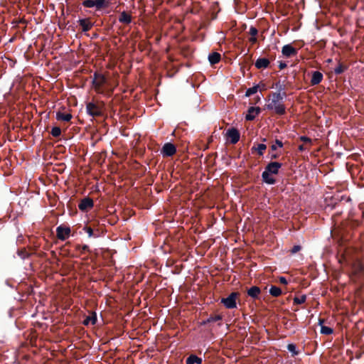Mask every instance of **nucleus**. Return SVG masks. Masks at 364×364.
<instances>
[{"label": "nucleus", "mask_w": 364, "mask_h": 364, "mask_svg": "<svg viewBox=\"0 0 364 364\" xmlns=\"http://www.w3.org/2000/svg\"><path fill=\"white\" fill-rule=\"evenodd\" d=\"M94 206V202L90 197H85L80 200L78 208L81 211L86 212Z\"/></svg>", "instance_id": "6e6552de"}, {"label": "nucleus", "mask_w": 364, "mask_h": 364, "mask_svg": "<svg viewBox=\"0 0 364 364\" xmlns=\"http://www.w3.org/2000/svg\"><path fill=\"white\" fill-rule=\"evenodd\" d=\"M240 296L238 292H232L228 297L222 298L221 303L228 309L237 307L236 299Z\"/></svg>", "instance_id": "20e7f679"}, {"label": "nucleus", "mask_w": 364, "mask_h": 364, "mask_svg": "<svg viewBox=\"0 0 364 364\" xmlns=\"http://www.w3.org/2000/svg\"><path fill=\"white\" fill-rule=\"evenodd\" d=\"M247 293L249 296L257 299L261 294V289L257 286H253L247 289Z\"/></svg>", "instance_id": "dca6fc26"}, {"label": "nucleus", "mask_w": 364, "mask_h": 364, "mask_svg": "<svg viewBox=\"0 0 364 364\" xmlns=\"http://www.w3.org/2000/svg\"><path fill=\"white\" fill-rule=\"evenodd\" d=\"M270 64V61L269 59L266 58H259L255 63V65L257 69H265L269 67Z\"/></svg>", "instance_id": "ddd939ff"}, {"label": "nucleus", "mask_w": 364, "mask_h": 364, "mask_svg": "<svg viewBox=\"0 0 364 364\" xmlns=\"http://www.w3.org/2000/svg\"><path fill=\"white\" fill-rule=\"evenodd\" d=\"M271 102L267 105V108L269 110H274L279 115H283L286 113V107L284 104L281 103L280 92H272L270 95Z\"/></svg>", "instance_id": "f03ea898"}, {"label": "nucleus", "mask_w": 364, "mask_h": 364, "mask_svg": "<svg viewBox=\"0 0 364 364\" xmlns=\"http://www.w3.org/2000/svg\"><path fill=\"white\" fill-rule=\"evenodd\" d=\"M186 364H202V359L195 355H191L186 358Z\"/></svg>", "instance_id": "412c9836"}, {"label": "nucleus", "mask_w": 364, "mask_h": 364, "mask_svg": "<svg viewBox=\"0 0 364 364\" xmlns=\"http://www.w3.org/2000/svg\"><path fill=\"white\" fill-rule=\"evenodd\" d=\"M260 108L255 107H250L248 109V112L245 116V119L247 121H252L255 119V117L260 113Z\"/></svg>", "instance_id": "9b49d317"}, {"label": "nucleus", "mask_w": 364, "mask_h": 364, "mask_svg": "<svg viewBox=\"0 0 364 364\" xmlns=\"http://www.w3.org/2000/svg\"><path fill=\"white\" fill-rule=\"evenodd\" d=\"M103 105L88 102L86 105L87 112L92 117H100L102 115Z\"/></svg>", "instance_id": "39448f33"}, {"label": "nucleus", "mask_w": 364, "mask_h": 364, "mask_svg": "<svg viewBox=\"0 0 364 364\" xmlns=\"http://www.w3.org/2000/svg\"><path fill=\"white\" fill-rule=\"evenodd\" d=\"M269 291V294L274 297H278L282 293V289L276 286H271Z\"/></svg>", "instance_id": "b1692460"}, {"label": "nucleus", "mask_w": 364, "mask_h": 364, "mask_svg": "<svg viewBox=\"0 0 364 364\" xmlns=\"http://www.w3.org/2000/svg\"><path fill=\"white\" fill-rule=\"evenodd\" d=\"M51 255L54 258H57L56 253L54 251L51 252Z\"/></svg>", "instance_id": "8fccbe9b"}, {"label": "nucleus", "mask_w": 364, "mask_h": 364, "mask_svg": "<svg viewBox=\"0 0 364 364\" xmlns=\"http://www.w3.org/2000/svg\"><path fill=\"white\" fill-rule=\"evenodd\" d=\"M56 118L58 120L69 122L72 118V115L69 113L58 112Z\"/></svg>", "instance_id": "5701e85b"}, {"label": "nucleus", "mask_w": 364, "mask_h": 364, "mask_svg": "<svg viewBox=\"0 0 364 364\" xmlns=\"http://www.w3.org/2000/svg\"><path fill=\"white\" fill-rule=\"evenodd\" d=\"M83 230L88 235L89 237L94 236L93 230L90 226H85Z\"/></svg>", "instance_id": "72a5a7b5"}, {"label": "nucleus", "mask_w": 364, "mask_h": 364, "mask_svg": "<svg viewBox=\"0 0 364 364\" xmlns=\"http://www.w3.org/2000/svg\"><path fill=\"white\" fill-rule=\"evenodd\" d=\"M298 149H299V151L302 152V151H304L306 150H308L309 148L306 145H304V144H301V145H299L298 146Z\"/></svg>", "instance_id": "ea45409f"}, {"label": "nucleus", "mask_w": 364, "mask_h": 364, "mask_svg": "<svg viewBox=\"0 0 364 364\" xmlns=\"http://www.w3.org/2000/svg\"><path fill=\"white\" fill-rule=\"evenodd\" d=\"M287 67V64L284 62L280 61L279 65V68L280 70H283Z\"/></svg>", "instance_id": "79ce46f5"}, {"label": "nucleus", "mask_w": 364, "mask_h": 364, "mask_svg": "<svg viewBox=\"0 0 364 364\" xmlns=\"http://www.w3.org/2000/svg\"><path fill=\"white\" fill-rule=\"evenodd\" d=\"M280 95H281V100H282L284 97H286L287 94L285 92H280Z\"/></svg>", "instance_id": "c03bdc74"}, {"label": "nucleus", "mask_w": 364, "mask_h": 364, "mask_svg": "<svg viewBox=\"0 0 364 364\" xmlns=\"http://www.w3.org/2000/svg\"><path fill=\"white\" fill-rule=\"evenodd\" d=\"M284 89V86L279 85V92H281V91L283 90Z\"/></svg>", "instance_id": "09e8293b"}, {"label": "nucleus", "mask_w": 364, "mask_h": 364, "mask_svg": "<svg viewBox=\"0 0 364 364\" xmlns=\"http://www.w3.org/2000/svg\"><path fill=\"white\" fill-rule=\"evenodd\" d=\"M226 136L230 139L231 144H235L240 140V134L236 128L232 127L227 131Z\"/></svg>", "instance_id": "1a4fd4ad"}, {"label": "nucleus", "mask_w": 364, "mask_h": 364, "mask_svg": "<svg viewBox=\"0 0 364 364\" xmlns=\"http://www.w3.org/2000/svg\"><path fill=\"white\" fill-rule=\"evenodd\" d=\"M95 6L97 10L107 8L109 6V1L107 0H94Z\"/></svg>", "instance_id": "aec40b11"}, {"label": "nucleus", "mask_w": 364, "mask_h": 364, "mask_svg": "<svg viewBox=\"0 0 364 364\" xmlns=\"http://www.w3.org/2000/svg\"><path fill=\"white\" fill-rule=\"evenodd\" d=\"M346 70L347 66L343 65L342 63H339L338 65L334 69V73L336 75H340L342 74Z\"/></svg>", "instance_id": "cd10ccee"}, {"label": "nucleus", "mask_w": 364, "mask_h": 364, "mask_svg": "<svg viewBox=\"0 0 364 364\" xmlns=\"http://www.w3.org/2000/svg\"><path fill=\"white\" fill-rule=\"evenodd\" d=\"M323 322V319H319V324L321 326V333L324 334V335H330V334L333 333V328L331 327L326 326H323L322 325Z\"/></svg>", "instance_id": "4be33fe9"}, {"label": "nucleus", "mask_w": 364, "mask_h": 364, "mask_svg": "<svg viewBox=\"0 0 364 364\" xmlns=\"http://www.w3.org/2000/svg\"><path fill=\"white\" fill-rule=\"evenodd\" d=\"M70 228L67 225H61L56 228L57 237L62 241L67 240L70 235Z\"/></svg>", "instance_id": "423d86ee"}, {"label": "nucleus", "mask_w": 364, "mask_h": 364, "mask_svg": "<svg viewBox=\"0 0 364 364\" xmlns=\"http://www.w3.org/2000/svg\"><path fill=\"white\" fill-rule=\"evenodd\" d=\"M267 146L264 144H254V146L252 147L251 151L252 153H254L255 151L257 153L259 156H262L264 154V151L266 150Z\"/></svg>", "instance_id": "f3484780"}, {"label": "nucleus", "mask_w": 364, "mask_h": 364, "mask_svg": "<svg viewBox=\"0 0 364 364\" xmlns=\"http://www.w3.org/2000/svg\"><path fill=\"white\" fill-rule=\"evenodd\" d=\"M262 141H267V139H266L265 138H264V139H262Z\"/></svg>", "instance_id": "3c124183"}, {"label": "nucleus", "mask_w": 364, "mask_h": 364, "mask_svg": "<svg viewBox=\"0 0 364 364\" xmlns=\"http://www.w3.org/2000/svg\"><path fill=\"white\" fill-rule=\"evenodd\" d=\"M279 157V155L277 154H273L271 156V159H277Z\"/></svg>", "instance_id": "a18cd8bd"}, {"label": "nucleus", "mask_w": 364, "mask_h": 364, "mask_svg": "<svg viewBox=\"0 0 364 364\" xmlns=\"http://www.w3.org/2000/svg\"><path fill=\"white\" fill-rule=\"evenodd\" d=\"M250 42L252 43V44H255L257 42V39L256 38V36H252L251 37L250 39H249Z\"/></svg>", "instance_id": "37998d69"}, {"label": "nucleus", "mask_w": 364, "mask_h": 364, "mask_svg": "<svg viewBox=\"0 0 364 364\" xmlns=\"http://www.w3.org/2000/svg\"><path fill=\"white\" fill-rule=\"evenodd\" d=\"M77 249L81 251V252H89V246L87 245H83L82 246L78 245Z\"/></svg>", "instance_id": "e433bc0d"}, {"label": "nucleus", "mask_w": 364, "mask_h": 364, "mask_svg": "<svg viewBox=\"0 0 364 364\" xmlns=\"http://www.w3.org/2000/svg\"><path fill=\"white\" fill-rule=\"evenodd\" d=\"M222 318H223V317L220 315H215V316L211 315V316H210V317L208 319H206L205 321H203L201 324L205 325L208 323L216 322V321L222 320Z\"/></svg>", "instance_id": "393cba45"}, {"label": "nucleus", "mask_w": 364, "mask_h": 364, "mask_svg": "<svg viewBox=\"0 0 364 364\" xmlns=\"http://www.w3.org/2000/svg\"><path fill=\"white\" fill-rule=\"evenodd\" d=\"M221 55L217 52H213L208 55V60L211 65H215L220 62Z\"/></svg>", "instance_id": "6ab92c4d"}, {"label": "nucleus", "mask_w": 364, "mask_h": 364, "mask_svg": "<svg viewBox=\"0 0 364 364\" xmlns=\"http://www.w3.org/2000/svg\"><path fill=\"white\" fill-rule=\"evenodd\" d=\"M282 53L287 58H290L296 55L298 50L291 45L287 44L282 47Z\"/></svg>", "instance_id": "9d476101"}, {"label": "nucleus", "mask_w": 364, "mask_h": 364, "mask_svg": "<svg viewBox=\"0 0 364 364\" xmlns=\"http://www.w3.org/2000/svg\"><path fill=\"white\" fill-rule=\"evenodd\" d=\"M299 140L306 144H309V145L312 144V139L308 136H301L299 137Z\"/></svg>", "instance_id": "473e14b6"}, {"label": "nucleus", "mask_w": 364, "mask_h": 364, "mask_svg": "<svg viewBox=\"0 0 364 364\" xmlns=\"http://www.w3.org/2000/svg\"><path fill=\"white\" fill-rule=\"evenodd\" d=\"M306 300V296L305 294L301 295V296H295L293 299L294 305H299L304 304Z\"/></svg>", "instance_id": "a878e982"}, {"label": "nucleus", "mask_w": 364, "mask_h": 364, "mask_svg": "<svg viewBox=\"0 0 364 364\" xmlns=\"http://www.w3.org/2000/svg\"><path fill=\"white\" fill-rule=\"evenodd\" d=\"M287 350L292 353V356L297 355L299 354V351L296 350V346L294 343L288 344Z\"/></svg>", "instance_id": "c85d7f7f"}, {"label": "nucleus", "mask_w": 364, "mask_h": 364, "mask_svg": "<svg viewBox=\"0 0 364 364\" xmlns=\"http://www.w3.org/2000/svg\"><path fill=\"white\" fill-rule=\"evenodd\" d=\"M249 33L251 35V37L256 36L258 33V30L255 27L251 26L250 28Z\"/></svg>", "instance_id": "c9c22d12"}, {"label": "nucleus", "mask_w": 364, "mask_h": 364, "mask_svg": "<svg viewBox=\"0 0 364 364\" xmlns=\"http://www.w3.org/2000/svg\"><path fill=\"white\" fill-rule=\"evenodd\" d=\"M118 20L120 23L128 25L131 23L132 17L131 14L124 11L120 14Z\"/></svg>", "instance_id": "4468645a"}, {"label": "nucleus", "mask_w": 364, "mask_h": 364, "mask_svg": "<svg viewBox=\"0 0 364 364\" xmlns=\"http://www.w3.org/2000/svg\"><path fill=\"white\" fill-rule=\"evenodd\" d=\"M323 80V74L319 71H314L311 79V85H318Z\"/></svg>", "instance_id": "2eb2a0df"}, {"label": "nucleus", "mask_w": 364, "mask_h": 364, "mask_svg": "<svg viewBox=\"0 0 364 364\" xmlns=\"http://www.w3.org/2000/svg\"><path fill=\"white\" fill-rule=\"evenodd\" d=\"M97 314L95 312H92L90 316H88L83 321L82 323L85 326H88L89 324L95 325L97 322Z\"/></svg>", "instance_id": "a211bd4d"}, {"label": "nucleus", "mask_w": 364, "mask_h": 364, "mask_svg": "<svg viewBox=\"0 0 364 364\" xmlns=\"http://www.w3.org/2000/svg\"><path fill=\"white\" fill-rule=\"evenodd\" d=\"M50 134L54 137H58L61 134V129L58 127H54L52 128Z\"/></svg>", "instance_id": "7c9ffc66"}, {"label": "nucleus", "mask_w": 364, "mask_h": 364, "mask_svg": "<svg viewBox=\"0 0 364 364\" xmlns=\"http://www.w3.org/2000/svg\"><path fill=\"white\" fill-rule=\"evenodd\" d=\"M260 87V85H257L247 90L245 96L250 97V95L256 93L258 89Z\"/></svg>", "instance_id": "bb28decb"}, {"label": "nucleus", "mask_w": 364, "mask_h": 364, "mask_svg": "<svg viewBox=\"0 0 364 364\" xmlns=\"http://www.w3.org/2000/svg\"><path fill=\"white\" fill-rule=\"evenodd\" d=\"M79 25L82 28V32H87L90 31L93 26V23H92L89 18H82L78 21Z\"/></svg>", "instance_id": "f8f14e48"}, {"label": "nucleus", "mask_w": 364, "mask_h": 364, "mask_svg": "<svg viewBox=\"0 0 364 364\" xmlns=\"http://www.w3.org/2000/svg\"><path fill=\"white\" fill-rule=\"evenodd\" d=\"M279 281L281 284H284V285L288 284L287 280L284 277H280L279 278Z\"/></svg>", "instance_id": "a19ab883"}, {"label": "nucleus", "mask_w": 364, "mask_h": 364, "mask_svg": "<svg viewBox=\"0 0 364 364\" xmlns=\"http://www.w3.org/2000/svg\"><path fill=\"white\" fill-rule=\"evenodd\" d=\"M82 4L86 8H92L95 6L94 0H85Z\"/></svg>", "instance_id": "2f4dec72"}, {"label": "nucleus", "mask_w": 364, "mask_h": 364, "mask_svg": "<svg viewBox=\"0 0 364 364\" xmlns=\"http://www.w3.org/2000/svg\"><path fill=\"white\" fill-rule=\"evenodd\" d=\"M301 249V247L300 245H294L291 250V254H295L296 252H298L299 251H300Z\"/></svg>", "instance_id": "4c0bfd02"}, {"label": "nucleus", "mask_w": 364, "mask_h": 364, "mask_svg": "<svg viewBox=\"0 0 364 364\" xmlns=\"http://www.w3.org/2000/svg\"><path fill=\"white\" fill-rule=\"evenodd\" d=\"M17 254L18 255L22 258V259H26V258H28L30 257V254L26 251V250L25 248H22L21 250H18V252H17Z\"/></svg>", "instance_id": "c756f323"}, {"label": "nucleus", "mask_w": 364, "mask_h": 364, "mask_svg": "<svg viewBox=\"0 0 364 364\" xmlns=\"http://www.w3.org/2000/svg\"><path fill=\"white\" fill-rule=\"evenodd\" d=\"M245 63H249V68H250L251 66V62H252V55H245Z\"/></svg>", "instance_id": "58836bf2"}, {"label": "nucleus", "mask_w": 364, "mask_h": 364, "mask_svg": "<svg viewBox=\"0 0 364 364\" xmlns=\"http://www.w3.org/2000/svg\"><path fill=\"white\" fill-rule=\"evenodd\" d=\"M277 146H278L279 147H282V146H283V143H282V141H280V140H279V139H276V140H275V144H272V145L271 146V149H272V151H275V150H277Z\"/></svg>", "instance_id": "f704fd0d"}, {"label": "nucleus", "mask_w": 364, "mask_h": 364, "mask_svg": "<svg viewBox=\"0 0 364 364\" xmlns=\"http://www.w3.org/2000/svg\"><path fill=\"white\" fill-rule=\"evenodd\" d=\"M282 166V164L277 161L269 162L266 167L264 171L262 173V178L263 182L274 185L276 183V179L272 176V175H277L279 173L280 168Z\"/></svg>", "instance_id": "f257e3e1"}, {"label": "nucleus", "mask_w": 364, "mask_h": 364, "mask_svg": "<svg viewBox=\"0 0 364 364\" xmlns=\"http://www.w3.org/2000/svg\"><path fill=\"white\" fill-rule=\"evenodd\" d=\"M259 85H260V87H259V88H260L261 90H265V89H266V87H265V85H264V84L261 83V84H259Z\"/></svg>", "instance_id": "de8ad7c7"}, {"label": "nucleus", "mask_w": 364, "mask_h": 364, "mask_svg": "<svg viewBox=\"0 0 364 364\" xmlns=\"http://www.w3.org/2000/svg\"><path fill=\"white\" fill-rule=\"evenodd\" d=\"M176 147L171 142L165 143L161 149V154L164 157L172 156L176 154Z\"/></svg>", "instance_id": "0eeeda50"}, {"label": "nucleus", "mask_w": 364, "mask_h": 364, "mask_svg": "<svg viewBox=\"0 0 364 364\" xmlns=\"http://www.w3.org/2000/svg\"><path fill=\"white\" fill-rule=\"evenodd\" d=\"M107 82V78L102 74L95 73L92 80V85L97 92H102V88Z\"/></svg>", "instance_id": "7ed1b4c3"}, {"label": "nucleus", "mask_w": 364, "mask_h": 364, "mask_svg": "<svg viewBox=\"0 0 364 364\" xmlns=\"http://www.w3.org/2000/svg\"><path fill=\"white\" fill-rule=\"evenodd\" d=\"M38 256L41 257H45L46 256V253L45 252H41L38 254Z\"/></svg>", "instance_id": "49530a36"}]
</instances>
